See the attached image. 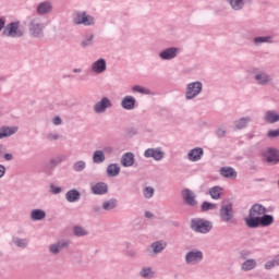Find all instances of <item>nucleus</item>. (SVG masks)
Listing matches in <instances>:
<instances>
[{"label": "nucleus", "instance_id": "obj_1", "mask_svg": "<svg viewBox=\"0 0 279 279\" xmlns=\"http://www.w3.org/2000/svg\"><path fill=\"white\" fill-rule=\"evenodd\" d=\"M25 34V31L23 27H21L20 22H11L7 26H4V29L2 32V36H7L9 38H21Z\"/></svg>", "mask_w": 279, "mask_h": 279}, {"label": "nucleus", "instance_id": "obj_2", "mask_svg": "<svg viewBox=\"0 0 279 279\" xmlns=\"http://www.w3.org/2000/svg\"><path fill=\"white\" fill-rule=\"evenodd\" d=\"M265 213H267V209L265 208V206H263L260 204L253 205L250 209L248 217L245 218L246 226L248 228H252V223H254V221H256V219H258L259 217L265 215Z\"/></svg>", "mask_w": 279, "mask_h": 279}, {"label": "nucleus", "instance_id": "obj_3", "mask_svg": "<svg viewBox=\"0 0 279 279\" xmlns=\"http://www.w3.org/2000/svg\"><path fill=\"white\" fill-rule=\"evenodd\" d=\"M191 228L194 230V232L206 234L209 230H213V223H210L208 220L195 218L191 221Z\"/></svg>", "mask_w": 279, "mask_h": 279}, {"label": "nucleus", "instance_id": "obj_4", "mask_svg": "<svg viewBox=\"0 0 279 279\" xmlns=\"http://www.w3.org/2000/svg\"><path fill=\"white\" fill-rule=\"evenodd\" d=\"M262 156L271 165H278L279 162V150L277 148L268 147L263 150Z\"/></svg>", "mask_w": 279, "mask_h": 279}, {"label": "nucleus", "instance_id": "obj_5", "mask_svg": "<svg viewBox=\"0 0 279 279\" xmlns=\"http://www.w3.org/2000/svg\"><path fill=\"white\" fill-rule=\"evenodd\" d=\"M73 22L76 25H95V19L86 12H78L74 14Z\"/></svg>", "mask_w": 279, "mask_h": 279}, {"label": "nucleus", "instance_id": "obj_6", "mask_svg": "<svg viewBox=\"0 0 279 279\" xmlns=\"http://www.w3.org/2000/svg\"><path fill=\"white\" fill-rule=\"evenodd\" d=\"M202 93V83H190L186 88V99H195Z\"/></svg>", "mask_w": 279, "mask_h": 279}, {"label": "nucleus", "instance_id": "obj_7", "mask_svg": "<svg viewBox=\"0 0 279 279\" xmlns=\"http://www.w3.org/2000/svg\"><path fill=\"white\" fill-rule=\"evenodd\" d=\"M108 108H112V101L109 100L108 97H102L98 102L94 106V112L97 114L104 113Z\"/></svg>", "mask_w": 279, "mask_h": 279}, {"label": "nucleus", "instance_id": "obj_8", "mask_svg": "<svg viewBox=\"0 0 279 279\" xmlns=\"http://www.w3.org/2000/svg\"><path fill=\"white\" fill-rule=\"evenodd\" d=\"M234 217L231 203H223L220 209L221 221H230Z\"/></svg>", "mask_w": 279, "mask_h": 279}, {"label": "nucleus", "instance_id": "obj_9", "mask_svg": "<svg viewBox=\"0 0 279 279\" xmlns=\"http://www.w3.org/2000/svg\"><path fill=\"white\" fill-rule=\"evenodd\" d=\"M145 158H153L156 161L162 160L165 158V151L160 148H148L144 153Z\"/></svg>", "mask_w": 279, "mask_h": 279}, {"label": "nucleus", "instance_id": "obj_10", "mask_svg": "<svg viewBox=\"0 0 279 279\" xmlns=\"http://www.w3.org/2000/svg\"><path fill=\"white\" fill-rule=\"evenodd\" d=\"M274 223V217L270 215H263L262 217H259L258 219H255L252 223H251V228H258V226H271Z\"/></svg>", "mask_w": 279, "mask_h": 279}, {"label": "nucleus", "instance_id": "obj_11", "mask_svg": "<svg viewBox=\"0 0 279 279\" xmlns=\"http://www.w3.org/2000/svg\"><path fill=\"white\" fill-rule=\"evenodd\" d=\"M202 258H204V254L202 253V251H192L189 252L185 256V260L189 265H195L199 263Z\"/></svg>", "mask_w": 279, "mask_h": 279}, {"label": "nucleus", "instance_id": "obj_12", "mask_svg": "<svg viewBox=\"0 0 279 279\" xmlns=\"http://www.w3.org/2000/svg\"><path fill=\"white\" fill-rule=\"evenodd\" d=\"M43 29H45L43 24L38 23L37 21L31 22L29 32L35 38H40V36H43Z\"/></svg>", "mask_w": 279, "mask_h": 279}, {"label": "nucleus", "instance_id": "obj_13", "mask_svg": "<svg viewBox=\"0 0 279 279\" xmlns=\"http://www.w3.org/2000/svg\"><path fill=\"white\" fill-rule=\"evenodd\" d=\"M180 53V48H167L159 53L161 60H173Z\"/></svg>", "mask_w": 279, "mask_h": 279}, {"label": "nucleus", "instance_id": "obj_14", "mask_svg": "<svg viewBox=\"0 0 279 279\" xmlns=\"http://www.w3.org/2000/svg\"><path fill=\"white\" fill-rule=\"evenodd\" d=\"M121 106L124 110H134L136 98H134V96H125L121 101Z\"/></svg>", "mask_w": 279, "mask_h": 279}, {"label": "nucleus", "instance_id": "obj_15", "mask_svg": "<svg viewBox=\"0 0 279 279\" xmlns=\"http://www.w3.org/2000/svg\"><path fill=\"white\" fill-rule=\"evenodd\" d=\"M92 71L97 75L104 73L106 71V60L98 59L97 61H95L92 65Z\"/></svg>", "mask_w": 279, "mask_h": 279}, {"label": "nucleus", "instance_id": "obj_16", "mask_svg": "<svg viewBox=\"0 0 279 279\" xmlns=\"http://www.w3.org/2000/svg\"><path fill=\"white\" fill-rule=\"evenodd\" d=\"M220 175H222V178H227L228 180H236V170L231 167H222L220 169Z\"/></svg>", "mask_w": 279, "mask_h": 279}, {"label": "nucleus", "instance_id": "obj_17", "mask_svg": "<svg viewBox=\"0 0 279 279\" xmlns=\"http://www.w3.org/2000/svg\"><path fill=\"white\" fill-rule=\"evenodd\" d=\"M92 193L94 195H106L108 193V185L104 182L96 183L92 186Z\"/></svg>", "mask_w": 279, "mask_h": 279}, {"label": "nucleus", "instance_id": "obj_18", "mask_svg": "<svg viewBox=\"0 0 279 279\" xmlns=\"http://www.w3.org/2000/svg\"><path fill=\"white\" fill-rule=\"evenodd\" d=\"M182 197L189 206H195V204H197V201H195V194L191 190H183Z\"/></svg>", "mask_w": 279, "mask_h": 279}, {"label": "nucleus", "instance_id": "obj_19", "mask_svg": "<svg viewBox=\"0 0 279 279\" xmlns=\"http://www.w3.org/2000/svg\"><path fill=\"white\" fill-rule=\"evenodd\" d=\"M189 160L192 162H197V160H202V156H204V149L202 148H194L189 153Z\"/></svg>", "mask_w": 279, "mask_h": 279}, {"label": "nucleus", "instance_id": "obj_20", "mask_svg": "<svg viewBox=\"0 0 279 279\" xmlns=\"http://www.w3.org/2000/svg\"><path fill=\"white\" fill-rule=\"evenodd\" d=\"M16 132H19V128L16 126H2L0 129V140L1 138H8V136H12V134H16Z\"/></svg>", "mask_w": 279, "mask_h": 279}, {"label": "nucleus", "instance_id": "obj_21", "mask_svg": "<svg viewBox=\"0 0 279 279\" xmlns=\"http://www.w3.org/2000/svg\"><path fill=\"white\" fill-rule=\"evenodd\" d=\"M122 167H132L134 165V154L125 153L121 158Z\"/></svg>", "mask_w": 279, "mask_h": 279}, {"label": "nucleus", "instance_id": "obj_22", "mask_svg": "<svg viewBox=\"0 0 279 279\" xmlns=\"http://www.w3.org/2000/svg\"><path fill=\"white\" fill-rule=\"evenodd\" d=\"M119 173H121V167H119V165L111 163L108 166L107 174L109 175V178H117V175H119Z\"/></svg>", "mask_w": 279, "mask_h": 279}, {"label": "nucleus", "instance_id": "obj_23", "mask_svg": "<svg viewBox=\"0 0 279 279\" xmlns=\"http://www.w3.org/2000/svg\"><path fill=\"white\" fill-rule=\"evenodd\" d=\"M265 121H267V123H278L279 121V113L277 111H267L265 113Z\"/></svg>", "mask_w": 279, "mask_h": 279}, {"label": "nucleus", "instance_id": "obj_24", "mask_svg": "<svg viewBox=\"0 0 279 279\" xmlns=\"http://www.w3.org/2000/svg\"><path fill=\"white\" fill-rule=\"evenodd\" d=\"M209 195L211 199H220L221 195H223V189L219 186H214L209 190Z\"/></svg>", "mask_w": 279, "mask_h": 279}, {"label": "nucleus", "instance_id": "obj_25", "mask_svg": "<svg viewBox=\"0 0 279 279\" xmlns=\"http://www.w3.org/2000/svg\"><path fill=\"white\" fill-rule=\"evenodd\" d=\"M69 246V242H59L57 244H51L49 250L51 252V254H58L62 247H68Z\"/></svg>", "mask_w": 279, "mask_h": 279}, {"label": "nucleus", "instance_id": "obj_26", "mask_svg": "<svg viewBox=\"0 0 279 279\" xmlns=\"http://www.w3.org/2000/svg\"><path fill=\"white\" fill-rule=\"evenodd\" d=\"M37 12H38V14H47V13L51 12V3H49V2H41L37 7Z\"/></svg>", "mask_w": 279, "mask_h": 279}, {"label": "nucleus", "instance_id": "obj_27", "mask_svg": "<svg viewBox=\"0 0 279 279\" xmlns=\"http://www.w3.org/2000/svg\"><path fill=\"white\" fill-rule=\"evenodd\" d=\"M65 199L69 202H77L80 199V192L77 190H71L65 194Z\"/></svg>", "mask_w": 279, "mask_h": 279}, {"label": "nucleus", "instance_id": "obj_28", "mask_svg": "<svg viewBox=\"0 0 279 279\" xmlns=\"http://www.w3.org/2000/svg\"><path fill=\"white\" fill-rule=\"evenodd\" d=\"M31 217H32L33 221H40V220L45 219L46 214L41 209H35L32 211Z\"/></svg>", "mask_w": 279, "mask_h": 279}, {"label": "nucleus", "instance_id": "obj_29", "mask_svg": "<svg viewBox=\"0 0 279 279\" xmlns=\"http://www.w3.org/2000/svg\"><path fill=\"white\" fill-rule=\"evenodd\" d=\"M255 80L258 84H267L271 78L265 72H259L255 75Z\"/></svg>", "mask_w": 279, "mask_h": 279}, {"label": "nucleus", "instance_id": "obj_30", "mask_svg": "<svg viewBox=\"0 0 279 279\" xmlns=\"http://www.w3.org/2000/svg\"><path fill=\"white\" fill-rule=\"evenodd\" d=\"M93 160L96 165H100V162L106 160V155H104V151L101 150H96L93 155Z\"/></svg>", "mask_w": 279, "mask_h": 279}, {"label": "nucleus", "instance_id": "obj_31", "mask_svg": "<svg viewBox=\"0 0 279 279\" xmlns=\"http://www.w3.org/2000/svg\"><path fill=\"white\" fill-rule=\"evenodd\" d=\"M151 247L155 254H160V252L167 247V243L163 241L155 242Z\"/></svg>", "mask_w": 279, "mask_h": 279}, {"label": "nucleus", "instance_id": "obj_32", "mask_svg": "<svg viewBox=\"0 0 279 279\" xmlns=\"http://www.w3.org/2000/svg\"><path fill=\"white\" fill-rule=\"evenodd\" d=\"M256 267V260L254 259H247L242 264L243 271H252Z\"/></svg>", "mask_w": 279, "mask_h": 279}, {"label": "nucleus", "instance_id": "obj_33", "mask_svg": "<svg viewBox=\"0 0 279 279\" xmlns=\"http://www.w3.org/2000/svg\"><path fill=\"white\" fill-rule=\"evenodd\" d=\"M104 210H113L117 208V199H110L102 203Z\"/></svg>", "mask_w": 279, "mask_h": 279}, {"label": "nucleus", "instance_id": "obj_34", "mask_svg": "<svg viewBox=\"0 0 279 279\" xmlns=\"http://www.w3.org/2000/svg\"><path fill=\"white\" fill-rule=\"evenodd\" d=\"M73 232H74L75 236H86V234H88V231L84 227H81V226H75L73 228Z\"/></svg>", "mask_w": 279, "mask_h": 279}, {"label": "nucleus", "instance_id": "obj_35", "mask_svg": "<svg viewBox=\"0 0 279 279\" xmlns=\"http://www.w3.org/2000/svg\"><path fill=\"white\" fill-rule=\"evenodd\" d=\"M248 121H250V118H241L240 120L234 122V125L236 130H243V128H246Z\"/></svg>", "mask_w": 279, "mask_h": 279}, {"label": "nucleus", "instance_id": "obj_36", "mask_svg": "<svg viewBox=\"0 0 279 279\" xmlns=\"http://www.w3.org/2000/svg\"><path fill=\"white\" fill-rule=\"evenodd\" d=\"M133 93H141L142 95H149V89L143 87V86H140V85H135L133 86L132 88Z\"/></svg>", "mask_w": 279, "mask_h": 279}, {"label": "nucleus", "instance_id": "obj_37", "mask_svg": "<svg viewBox=\"0 0 279 279\" xmlns=\"http://www.w3.org/2000/svg\"><path fill=\"white\" fill-rule=\"evenodd\" d=\"M143 193H144V197H146V199H151V197H154L155 190L151 186H147L144 189Z\"/></svg>", "mask_w": 279, "mask_h": 279}, {"label": "nucleus", "instance_id": "obj_38", "mask_svg": "<svg viewBox=\"0 0 279 279\" xmlns=\"http://www.w3.org/2000/svg\"><path fill=\"white\" fill-rule=\"evenodd\" d=\"M217 208V204L204 202L202 205V210L207 211V210H215Z\"/></svg>", "mask_w": 279, "mask_h": 279}, {"label": "nucleus", "instance_id": "obj_39", "mask_svg": "<svg viewBox=\"0 0 279 279\" xmlns=\"http://www.w3.org/2000/svg\"><path fill=\"white\" fill-rule=\"evenodd\" d=\"M254 43L255 45H262V43H271V37L267 36V37H255L254 38Z\"/></svg>", "mask_w": 279, "mask_h": 279}, {"label": "nucleus", "instance_id": "obj_40", "mask_svg": "<svg viewBox=\"0 0 279 279\" xmlns=\"http://www.w3.org/2000/svg\"><path fill=\"white\" fill-rule=\"evenodd\" d=\"M74 171H84L86 169V162L76 161L73 166Z\"/></svg>", "mask_w": 279, "mask_h": 279}, {"label": "nucleus", "instance_id": "obj_41", "mask_svg": "<svg viewBox=\"0 0 279 279\" xmlns=\"http://www.w3.org/2000/svg\"><path fill=\"white\" fill-rule=\"evenodd\" d=\"M141 276L143 278H154V272L151 271V268H143L141 271Z\"/></svg>", "mask_w": 279, "mask_h": 279}, {"label": "nucleus", "instance_id": "obj_42", "mask_svg": "<svg viewBox=\"0 0 279 279\" xmlns=\"http://www.w3.org/2000/svg\"><path fill=\"white\" fill-rule=\"evenodd\" d=\"M13 243H15L17 247H27V240L25 239H14Z\"/></svg>", "mask_w": 279, "mask_h": 279}, {"label": "nucleus", "instance_id": "obj_43", "mask_svg": "<svg viewBox=\"0 0 279 279\" xmlns=\"http://www.w3.org/2000/svg\"><path fill=\"white\" fill-rule=\"evenodd\" d=\"M232 10H241L243 8V1H230Z\"/></svg>", "mask_w": 279, "mask_h": 279}, {"label": "nucleus", "instance_id": "obj_44", "mask_svg": "<svg viewBox=\"0 0 279 279\" xmlns=\"http://www.w3.org/2000/svg\"><path fill=\"white\" fill-rule=\"evenodd\" d=\"M267 136H268V138H278L279 129L268 131Z\"/></svg>", "mask_w": 279, "mask_h": 279}, {"label": "nucleus", "instance_id": "obj_45", "mask_svg": "<svg viewBox=\"0 0 279 279\" xmlns=\"http://www.w3.org/2000/svg\"><path fill=\"white\" fill-rule=\"evenodd\" d=\"M48 141H58L60 138V135H58V133L53 132V133H49L47 135Z\"/></svg>", "mask_w": 279, "mask_h": 279}, {"label": "nucleus", "instance_id": "obj_46", "mask_svg": "<svg viewBox=\"0 0 279 279\" xmlns=\"http://www.w3.org/2000/svg\"><path fill=\"white\" fill-rule=\"evenodd\" d=\"M274 267H276V262L274 259L272 260H268L265 264V269H274Z\"/></svg>", "mask_w": 279, "mask_h": 279}, {"label": "nucleus", "instance_id": "obj_47", "mask_svg": "<svg viewBox=\"0 0 279 279\" xmlns=\"http://www.w3.org/2000/svg\"><path fill=\"white\" fill-rule=\"evenodd\" d=\"M50 191L51 193H53L54 195H58V193H61L62 189L56 186V185H51L50 186Z\"/></svg>", "mask_w": 279, "mask_h": 279}, {"label": "nucleus", "instance_id": "obj_48", "mask_svg": "<svg viewBox=\"0 0 279 279\" xmlns=\"http://www.w3.org/2000/svg\"><path fill=\"white\" fill-rule=\"evenodd\" d=\"M216 134H217V136H219V137L226 136V130H223V129H218V130L216 131Z\"/></svg>", "mask_w": 279, "mask_h": 279}, {"label": "nucleus", "instance_id": "obj_49", "mask_svg": "<svg viewBox=\"0 0 279 279\" xmlns=\"http://www.w3.org/2000/svg\"><path fill=\"white\" fill-rule=\"evenodd\" d=\"M52 123L54 125H60V123H62V119H60V117H56L52 119Z\"/></svg>", "mask_w": 279, "mask_h": 279}, {"label": "nucleus", "instance_id": "obj_50", "mask_svg": "<svg viewBox=\"0 0 279 279\" xmlns=\"http://www.w3.org/2000/svg\"><path fill=\"white\" fill-rule=\"evenodd\" d=\"M3 175H5V167L0 165V178H3Z\"/></svg>", "mask_w": 279, "mask_h": 279}, {"label": "nucleus", "instance_id": "obj_51", "mask_svg": "<svg viewBox=\"0 0 279 279\" xmlns=\"http://www.w3.org/2000/svg\"><path fill=\"white\" fill-rule=\"evenodd\" d=\"M5 27V20L3 17H0V32Z\"/></svg>", "mask_w": 279, "mask_h": 279}, {"label": "nucleus", "instance_id": "obj_52", "mask_svg": "<svg viewBox=\"0 0 279 279\" xmlns=\"http://www.w3.org/2000/svg\"><path fill=\"white\" fill-rule=\"evenodd\" d=\"M92 40H93V35L89 36L88 40L83 41V46L86 47V46L90 45Z\"/></svg>", "mask_w": 279, "mask_h": 279}, {"label": "nucleus", "instance_id": "obj_53", "mask_svg": "<svg viewBox=\"0 0 279 279\" xmlns=\"http://www.w3.org/2000/svg\"><path fill=\"white\" fill-rule=\"evenodd\" d=\"M276 267L279 266V255L275 256L274 258Z\"/></svg>", "mask_w": 279, "mask_h": 279}, {"label": "nucleus", "instance_id": "obj_54", "mask_svg": "<svg viewBox=\"0 0 279 279\" xmlns=\"http://www.w3.org/2000/svg\"><path fill=\"white\" fill-rule=\"evenodd\" d=\"M4 158H5L7 160H12L13 156H12V154H5V155H4Z\"/></svg>", "mask_w": 279, "mask_h": 279}, {"label": "nucleus", "instance_id": "obj_55", "mask_svg": "<svg viewBox=\"0 0 279 279\" xmlns=\"http://www.w3.org/2000/svg\"><path fill=\"white\" fill-rule=\"evenodd\" d=\"M145 217H147L148 219H150V217H151V213L146 211V213H145Z\"/></svg>", "mask_w": 279, "mask_h": 279}, {"label": "nucleus", "instance_id": "obj_56", "mask_svg": "<svg viewBox=\"0 0 279 279\" xmlns=\"http://www.w3.org/2000/svg\"><path fill=\"white\" fill-rule=\"evenodd\" d=\"M105 151H108L110 154L112 151V147H106Z\"/></svg>", "mask_w": 279, "mask_h": 279}, {"label": "nucleus", "instance_id": "obj_57", "mask_svg": "<svg viewBox=\"0 0 279 279\" xmlns=\"http://www.w3.org/2000/svg\"><path fill=\"white\" fill-rule=\"evenodd\" d=\"M74 73H82V69H74Z\"/></svg>", "mask_w": 279, "mask_h": 279}, {"label": "nucleus", "instance_id": "obj_58", "mask_svg": "<svg viewBox=\"0 0 279 279\" xmlns=\"http://www.w3.org/2000/svg\"><path fill=\"white\" fill-rule=\"evenodd\" d=\"M230 1H241V0H230Z\"/></svg>", "mask_w": 279, "mask_h": 279}]
</instances>
